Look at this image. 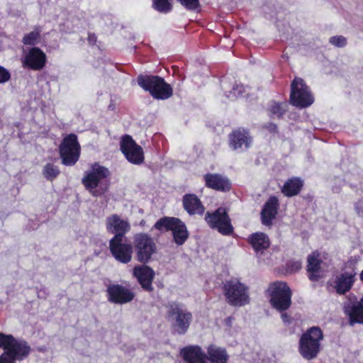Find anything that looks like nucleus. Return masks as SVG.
<instances>
[{"label":"nucleus","instance_id":"nucleus-1","mask_svg":"<svg viewBox=\"0 0 363 363\" xmlns=\"http://www.w3.org/2000/svg\"><path fill=\"white\" fill-rule=\"evenodd\" d=\"M323 339L322 330L318 326L308 328L299 338L298 352L306 360L316 358L320 352V342Z\"/></svg>","mask_w":363,"mask_h":363},{"label":"nucleus","instance_id":"nucleus-2","mask_svg":"<svg viewBox=\"0 0 363 363\" xmlns=\"http://www.w3.org/2000/svg\"><path fill=\"white\" fill-rule=\"evenodd\" d=\"M109 171L105 167L98 163L91 165V169L88 171L82 179V182L86 189L94 196H98L103 194L108 188Z\"/></svg>","mask_w":363,"mask_h":363},{"label":"nucleus","instance_id":"nucleus-3","mask_svg":"<svg viewBox=\"0 0 363 363\" xmlns=\"http://www.w3.org/2000/svg\"><path fill=\"white\" fill-rule=\"evenodd\" d=\"M167 308V319L171 324L172 333L179 335H185L193 321L191 312L177 303H169Z\"/></svg>","mask_w":363,"mask_h":363},{"label":"nucleus","instance_id":"nucleus-4","mask_svg":"<svg viewBox=\"0 0 363 363\" xmlns=\"http://www.w3.org/2000/svg\"><path fill=\"white\" fill-rule=\"evenodd\" d=\"M267 293L272 307L279 312H285L292 304V291L287 283L276 281L269 284Z\"/></svg>","mask_w":363,"mask_h":363},{"label":"nucleus","instance_id":"nucleus-5","mask_svg":"<svg viewBox=\"0 0 363 363\" xmlns=\"http://www.w3.org/2000/svg\"><path fill=\"white\" fill-rule=\"evenodd\" d=\"M248 290V287L236 278L226 280L223 286L227 302L233 306H243L250 303Z\"/></svg>","mask_w":363,"mask_h":363},{"label":"nucleus","instance_id":"nucleus-6","mask_svg":"<svg viewBox=\"0 0 363 363\" xmlns=\"http://www.w3.org/2000/svg\"><path fill=\"white\" fill-rule=\"evenodd\" d=\"M138 85L148 91L153 98L164 100L172 96V86L166 83L163 78L158 76H139Z\"/></svg>","mask_w":363,"mask_h":363},{"label":"nucleus","instance_id":"nucleus-7","mask_svg":"<svg viewBox=\"0 0 363 363\" xmlns=\"http://www.w3.org/2000/svg\"><path fill=\"white\" fill-rule=\"evenodd\" d=\"M127 228H113L111 233L116 235L109 242V249L111 255L118 262L128 264L132 260L133 252V245L130 243L123 242L125 230Z\"/></svg>","mask_w":363,"mask_h":363},{"label":"nucleus","instance_id":"nucleus-8","mask_svg":"<svg viewBox=\"0 0 363 363\" xmlns=\"http://www.w3.org/2000/svg\"><path fill=\"white\" fill-rule=\"evenodd\" d=\"M133 250L135 259L142 264L148 263L153 255L157 253V247L154 238L147 234L138 233L133 237Z\"/></svg>","mask_w":363,"mask_h":363},{"label":"nucleus","instance_id":"nucleus-9","mask_svg":"<svg viewBox=\"0 0 363 363\" xmlns=\"http://www.w3.org/2000/svg\"><path fill=\"white\" fill-rule=\"evenodd\" d=\"M356 263L348 261L345 264L342 272L337 274L333 281V288L337 294L344 295L353 286L357 276Z\"/></svg>","mask_w":363,"mask_h":363},{"label":"nucleus","instance_id":"nucleus-10","mask_svg":"<svg viewBox=\"0 0 363 363\" xmlns=\"http://www.w3.org/2000/svg\"><path fill=\"white\" fill-rule=\"evenodd\" d=\"M290 101L292 105L300 108L308 107L314 101L308 87L301 78H295L291 83Z\"/></svg>","mask_w":363,"mask_h":363},{"label":"nucleus","instance_id":"nucleus-11","mask_svg":"<svg viewBox=\"0 0 363 363\" xmlns=\"http://www.w3.org/2000/svg\"><path fill=\"white\" fill-rule=\"evenodd\" d=\"M60 152L62 162L65 165L71 166L77 162L80 147L75 135L69 134L64 138L60 147Z\"/></svg>","mask_w":363,"mask_h":363},{"label":"nucleus","instance_id":"nucleus-12","mask_svg":"<svg viewBox=\"0 0 363 363\" xmlns=\"http://www.w3.org/2000/svg\"><path fill=\"white\" fill-rule=\"evenodd\" d=\"M120 145L123 154L129 162L138 165L144 162L145 157L143 148L130 136H124Z\"/></svg>","mask_w":363,"mask_h":363},{"label":"nucleus","instance_id":"nucleus-13","mask_svg":"<svg viewBox=\"0 0 363 363\" xmlns=\"http://www.w3.org/2000/svg\"><path fill=\"white\" fill-rule=\"evenodd\" d=\"M107 299L114 304H125L131 302L135 296L133 291L125 286L119 284H113L107 286Z\"/></svg>","mask_w":363,"mask_h":363},{"label":"nucleus","instance_id":"nucleus-14","mask_svg":"<svg viewBox=\"0 0 363 363\" xmlns=\"http://www.w3.org/2000/svg\"><path fill=\"white\" fill-rule=\"evenodd\" d=\"M46 62V55L40 48L34 47L23 51L22 65L33 70L42 69Z\"/></svg>","mask_w":363,"mask_h":363},{"label":"nucleus","instance_id":"nucleus-15","mask_svg":"<svg viewBox=\"0 0 363 363\" xmlns=\"http://www.w3.org/2000/svg\"><path fill=\"white\" fill-rule=\"evenodd\" d=\"M133 275L137 279L144 291L147 292L153 291L152 282L155 273L150 267L146 264L135 266L133 270Z\"/></svg>","mask_w":363,"mask_h":363},{"label":"nucleus","instance_id":"nucleus-16","mask_svg":"<svg viewBox=\"0 0 363 363\" xmlns=\"http://www.w3.org/2000/svg\"><path fill=\"white\" fill-rule=\"evenodd\" d=\"M252 143V137L245 129L239 128L230 135V145L233 150H246Z\"/></svg>","mask_w":363,"mask_h":363},{"label":"nucleus","instance_id":"nucleus-17","mask_svg":"<svg viewBox=\"0 0 363 363\" xmlns=\"http://www.w3.org/2000/svg\"><path fill=\"white\" fill-rule=\"evenodd\" d=\"M180 355L185 363H207V356L199 345H188L180 350Z\"/></svg>","mask_w":363,"mask_h":363},{"label":"nucleus","instance_id":"nucleus-18","mask_svg":"<svg viewBox=\"0 0 363 363\" xmlns=\"http://www.w3.org/2000/svg\"><path fill=\"white\" fill-rule=\"evenodd\" d=\"M205 220L212 227H233L226 209L224 208H218L211 213L207 212Z\"/></svg>","mask_w":363,"mask_h":363},{"label":"nucleus","instance_id":"nucleus-19","mask_svg":"<svg viewBox=\"0 0 363 363\" xmlns=\"http://www.w3.org/2000/svg\"><path fill=\"white\" fill-rule=\"evenodd\" d=\"M322 262L318 251H314L308 256L306 271L311 281H317L321 277L320 273Z\"/></svg>","mask_w":363,"mask_h":363},{"label":"nucleus","instance_id":"nucleus-20","mask_svg":"<svg viewBox=\"0 0 363 363\" xmlns=\"http://www.w3.org/2000/svg\"><path fill=\"white\" fill-rule=\"evenodd\" d=\"M204 180L208 187L217 191H227L231 186L227 177L218 174H207L204 176Z\"/></svg>","mask_w":363,"mask_h":363},{"label":"nucleus","instance_id":"nucleus-21","mask_svg":"<svg viewBox=\"0 0 363 363\" xmlns=\"http://www.w3.org/2000/svg\"><path fill=\"white\" fill-rule=\"evenodd\" d=\"M30 350V347L26 340H17L14 338L6 354L12 355L16 360H22L29 355Z\"/></svg>","mask_w":363,"mask_h":363},{"label":"nucleus","instance_id":"nucleus-22","mask_svg":"<svg viewBox=\"0 0 363 363\" xmlns=\"http://www.w3.org/2000/svg\"><path fill=\"white\" fill-rule=\"evenodd\" d=\"M207 359L210 363H228L229 355L225 347L211 344L207 348Z\"/></svg>","mask_w":363,"mask_h":363},{"label":"nucleus","instance_id":"nucleus-23","mask_svg":"<svg viewBox=\"0 0 363 363\" xmlns=\"http://www.w3.org/2000/svg\"><path fill=\"white\" fill-rule=\"evenodd\" d=\"M247 241L254 251L260 255H262L264 251L268 249L270 245L268 236L263 233H252L249 236Z\"/></svg>","mask_w":363,"mask_h":363},{"label":"nucleus","instance_id":"nucleus-24","mask_svg":"<svg viewBox=\"0 0 363 363\" xmlns=\"http://www.w3.org/2000/svg\"><path fill=\"white\" fill-rule=\"evenodd\" d=\"M279 207L278 199L275 196L270 197L265 203L261 213L262 223L269 225L277 213Z\"/></svg>","mask_w":363,"mask_h":363},{"label":"nucleus","instance_id":"nucleus-25","mask_svg":"<svg viewBox=\"0 0 363 363\" xmlns=\"http://www.w3.org/2000/svg\"><path fill=\"white\" fill-rule=\"evenodd\" d=\"M183 205L190 215H202L205 211L201 201L194 194L185 195L183 198Z\"/></svg>","mask_w":363,"mask_h":363},{"label":"nucleus","instance_id":"nucleus-26","mask_svg":"<svg viewBox=\"0 0 363 363\" xmlns=\"http://www.w3.org/2000/svg\"><path fill=\"white\" fill-rule=\"evenodd\" d=\"M345 313L349 317L351 325L355 323L363 324V306L361 303L345 307Z\"/></svg>","mask_w":363,"mask_h":363},{"label":"nucleus","instance_id":"nucleus-27","mask_svg":"<svg viewBox=\"0 0 363 363\" xmlns=\"http://www.w3.org/2000/svg\"><path fill=\"white\" fill-rule=\"evenodd\" d=\"M303 186V182L298 178L289 179L281 189L282 193L286 196H293L299 193Z\"/></svg>","mask_w":363,"mask_h":363},{"label":"nucleus","instance_id":"nucleus-28","mask_svg":"<svg viewBox=\"0 0 363 363\" xmlns=\"http://www.w3.org/2000/svg\"><path fill=\"white\" fill-rule=\"evenodd\" d=\"M153 227H185V224L177 218L164 217L158 220Z\"/></svg>","mask_w":363,"mask_h":363},{"label":"nucleus","instance_id":"nucleus-29","mask_svg":"<svg viewBox=\"0 0 363 363\" xmlns=\"http://www.w3.org/2000/svg\"><path fill=\"white\" fill-rule=\"evenodd\" d=\"M167 230H172L174 242L178 245H183L189 238L187 228H165Z\"/></svg>","mask_w":363,"mask_h":363},{"label":"nucleus","instance_id":"nucleus-30","mask_svg":"<svg viewBox=\"0 0 363 363\" xmlns=\"http://www.w3.org/2000/svg\"><path fill=\"white\" fill-rule=\"evenodd\" d=\"M107 227H128L127 219L117 214H113L106 219Z\"/></svg>","mask_w":363,"mask_h":363},{"label":"nucleus","instance_id":"nucleus-31","mask_svg":"<svg viewBox=\"0 0 363 363\" xmlns=\"http://www.w3.org/2000/svg\"><path fill=\"white\" fill-rule=\"evenodd\" d=\"M152 1L153 8L160 13H167L172 9L169 0H152Z\"/></svg>","mask_w":363,"mask_h":363},{"label":"nucleus","instance_id":"nucleus-32","mask_svg":"<svg viewBox=\"0 0 363 363\" xmlns=\"http://www.w3.org/2000/svg\"><path fill=\"white\" fill-rule=\"evenodd\" d=\"M40 33V30L36 28L32 32L26 34L23 38V44L30 45H35L38 41Z\"/></svg>","mask_w":363,"mask_h":363},{"label":"nucleus","instance_id":"nucleus-33","mask_svg":"<svg viewBox=\"0 0 363 363\" xmlns=\"http://www.w3.org/2000/svg\"><path fill=\"white\" fill-rule=\"evenodd\" d=\"M60 170L52 164H48L43 169V175L48 180H52L59 174Z\"/></svg>","mask_w":363,"mask_h":363},{"label":"nucleus","instance_id":"nucleus-34","mask_svg":"<svg viewBox=\"0 0 363 363\" xmlns=\"http://www.w3.org/2000/svg\"><path fill=\"white\" fill-rule=\"evenodd\" d=\"M14 338L12 335H6L0 332V348L7 352L11 343L14 341Z\"/></svg>","mask_w":363,"mask_h":363},{"label":"nucleus","instance_id":"nucleus-35","mask_svg":"<svg viewBox=\"0 0 363 363\" xmlns=\"http://www.w3.org/2000/svg\"><path fill=\"white\" fill-rule=\"evenodd\" d=\"M286 106V103L274 102L271 105L270 111L273 115L280 117L285 112Z\"/></svg>","mask_w":363,"mask_h":363},{"label":"nucleus","instance_id":"nucleus-36","mask_svg":"<svg viewBox=\"0 0 363 363\" xmlns=\"http://www.w3.org/2000/svg\"><path fill=\"white\" fill-rule=\"evenodd\" d=\"M245 91V88L242 84H236L233 86V90L230 92L227 97L230 100H234L241 96Z\"/></svg>","mask_w":363,"mask_h":363},{"label":"nucleus","instance_id":"nucleus-37","mask_svg":"<svg viewBox=\"0 0 363 363\" xmlns=\"http://www.w3.org/2000/svg\"><path fill=\"white\" fill-rule=\"evenodd\" d=\"M302 267L301 261L290 260L286 263V271L289 273H296L298 272Z\"/></svg>","mask_w":363,"mask_h":363},{"label":"nucleus","instance_id":"nucleus-38","mask_svg":"<svg viewBox=\"0 0 363 363\" xmlns=\"http://www.w3.org/2000/svg\"><path fill=\"white\" fill-rule=\"evenodd\" d=\"M186 9L195 10L199 6V0H178Z\"/></svg>","mask_w":363,"mask_h":363},{"label":"nucleus","instance_id":"nucleus-39","mask_svg":"<svg viewBox=\"0 0 363 363\" xmlns=\"http://www.w3.org/2000/svg\"><path fill=\"white\" fill-rule=\"evenodd\" d=\"M330 43L338 48L344 47L346 43L347 40L346 38L341 35L337 36H333L330 38Z\"/></svg>","mask_w":363,"mask_h":363},{"label":"nucleus","instance_id":"nucleus-40","mask_svg":"<svg viewBox=\"0 0 363 363\" xmlns=\"http://www.w3.org/2000/svg\"><path fill=\"white\" fill-rule=\"evenodd\" d=\"M11 78L9 72L4 67L0 66V84L8 82Z\"/></svg>","mask_w":363,"mask_h":363},{"label":"nucleus","instance_id":"nucleus-41","mask_svg":"<svg viewBox=\"0 0 363 363\" xmlns=\"http://www.w3.org/2000/svg\"><path fill=\"white\" fill-rule=\"evenodd\" d=\"M16 360L12 355L6 354V352L0 356V363H15Z\"/></svg>","mask_w":363,"mask_h":363},{"label":"nucleus","instance_id":"nucleus-42","mask_svg":"<svg viewBox=\"0 0 363 363\" xmlns=\"http://www.w3.org/2000/svg\"><path fill=\"white\" fill-rule=\"evenodd\" d=\"M354 209L359 216L363 217V200H360L355 203Z\"/></svg>","mask_w":363,"mask_h":363},{"label":"nucleus","instance_id":"nucleus-43","mask_svg":"<svg viewBox=\"0 0 363 363\" xmlns=\"http://www.w3.org/2000/svg\"><path fill=\"white\" fill-rule=\"evenodd\" d=\"M218 231L223 235H230L233 233L234 228H217Z\"/></svg>","mask_w":363,"mask_h":363},{"label":"nucleus","instance_id":"nucleus-44","mask_svg":"<svg viewBox=\"0 0 363 363\" xmlns=\"http://www.w3.org/2000/svg\"><path fill=\"white\" fill-rule=\"evenodd\" d=\"M88 41L90 44L94 45L96 42V36L94 33H89L88 36Z\"/></svg>","mask_w":363,"mask_h":363},{"label":"nucleus","instance_id":"nucleus-45","mask_svg":"<svg viewBox=\"0 0 363 363\" xmlns=\"http://www.w3.org/2000/svg\"><path fill=\"white\" fill-rule=\"evenodd\" d=\"M281 317L284 323H289L291 321V316L286 313H282Z\"/></svg>","mask_w":363,"mask_h":363},{"label":"nucleus","instance_id":"nucleus-46","mask_svg":"<svg viewBox=\"0 0 363 363\" xmlns=\"http://www.w3.org/2000/svg\"><path fill=\"white\" fill-rule=\"evenodd\" d=\"M359 277H360V279H361V281L363 282V270H362V272L360 273Z\"/></svg>","mask_w":363,"mask_h":363},{"label":"nucleus","instance_id":"nucleus-47","mask_svg":"<svg viewBox=\"0 0 363 363\" xmlns=\"http://www.w3.org/2000/svg\"><path fill=\"white\" fill-rule=\"evenodd\" d=\"M361 302L363 303V297L361 299Z\"/></svg>","mask_w":363,"mask_h":363},{"label":"nucleus","instance_id":"nucleus-48","mask_svg":"<svg viewBox=\"0 0 363 363\" xmlns=\"http://www.w3.org/2000/svg\"><path fill=\"white\" fill-rule=\"evenodd\" d=\"M1 125V122L0 121V125Z\"/></svg>","mask_w":363,"mask_h":363}]
</instances>
